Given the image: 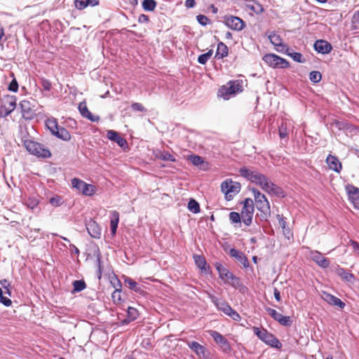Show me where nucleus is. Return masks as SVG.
Returning a JSON list of instances; mask_svg holds the SVG:
<instances>
[{"instance_id":"1","label":"nucleus","mask_w":359,"mask_h":359,"mask_svg":"<svg viewBox=\"0 0 359 359\" xmlns=\"http://www.w3.org/2000/svg\"><path fill=\"white\" fill-rule=\"evenodd\" d=\"M239 173L241 177L259 186L269 194L280 197L285 196L284 191L280 187L275 184L268 177L259 171L243 167L239 170Z\"/></svg>"},{"instance_id":"2","label":"nucleus","mask_w":359,"mask_h":359,"mask_svg":"<svg viewBox=\"0 0 359 359\" xmlns=\"http://www.w3.org/2000/svg\"><path fill=\"white\" fill-rule=\"evenodd\" d=\"M255 198V203L257 209L259 211V216L262 219L267 220L271 215V208L269 202L266 196L261 193L257 189H252Z\"/></svg>"},{"instance_id":"3","label":"nucleus","mask_w":359,"mask_h":359,"mask_svg":"<svg viewBox=\"0 0 359 359\" xmlns=\"http://www.w3.org/2000/svg\"><path fill=\"white\" fill-rule=\"evenodd\" d=\"M24 146L30 154L34 155L37 157L47 158L51 156V153L48 149L33 140H25Z\"/></svg>"},{"instance_id":"4","label":"nucleus","mask_w":359,"mask_h":359,"mask_svg":"<svg viewBox=\"0 0 359 359\" xmlns=\"http://www.w3.org/2000/svg\"><path fill=\"white\" fill-rule=\"evenodd\" d=\"M241 189V184L231 179H226L221 184V191L227 201H231L240 192Z\"/></svg>"},{"instance_id":"5","label":"nucleus","mask_w":359,"mask_h":359,"mask_svg":"<svg viewBox=\"0 0 359 359\" xmlns=\"http://www.w3.org/2000/svg\"><path fill=\"white\" fill-rule=\"evenodd\" d=\"M254 333L264 341L265 344L276 348H280L282 346L279 340L272 334L269 333L265 329H260L257 327H252Z\"/></svg>"},{"instance_id":"6","label":"nucleus","mask_w":359,"mask_h":359,"mask_svg":"<svg viewBox=\"0 0 359 359\" xmlns=\"http://www.w3.org/2000/svg\"><path fill=\"white\" fill-rule=\"evenodd\" d=\"M243 206L241 210V217L243 224L249 226L252 222V217L254 215V203L251 198H245L243 202Z\"/></svg>"},{"instance_id":"7","label":"nucleus","mask_w":359,"mask_h":359,"mask_svg":"<svg viewBox=\"0 0 359 359\" xmlns=\"http://www.w3.org/2000/svg\"><path fill=\"white\" fill-rule=\"evenodd\" d=\"M210 298L219 310L223 311L226 315L230 316L236 321L241 320V316L238 313L233 309L226 302L222 299H219L214 296H211Z\"/></svg>"},{"instance_id":"8","label":"nucleus","mask_w":359,"mask_h":359,"mask_svg":"<svg viewBox=\"0 0 359 359\" xmlns=\"http://www.w3.org/2000/svg\"><path fill=\"white\" fill-rule=\"evenodd\" d=\"M263 61L272 68H288L290 62L285 59L273 53H267L262 57Z\"/></svg>"},{"instance_id":"9","label":"nucleus","mask_w":359,"mask_h":359,"mask_svg":"<svg viewBox=\"0 0 359 359\" xmlns=\"http://www.w3.org/2000/svg\"><path fill=\"white\" fill-rule=\"evenodd\" d=\"M72 185L73 188L76 189L79 193L84 196H93L97 191L95 186L87 184L79 178L72 179Z\"/></svg>"},{"instance_id":"10","label":"nucleus","mask_w":359,"mask_h":359,"mask_svg":"<svg viewBox=\"0 0 359 359\" xmlns=\"http://www.w3.org/2000/svg\"><path fill=\"white\" fill-rule=\"evenodd\" d=\"M216 269L217 270L219 277L226 283L231 284L233 286H236L240 284L238 278L233 276L226 268H225L220 263H216Z\"/></svg>"},{"instance_id":"11","label":"nucleus","mask_w":359,"mask_h":359,"mask_svg":"<svg viewBox=\"0 0 359 359\" xmlns=\"http://www.w3.org/2000/svg\"><path fill=\"white\" fill-rule=\"evenodd\" d=\"M16 107V98L14 96L6 95L1 100L0 116L6 117Z\"/></svg>"},{"instance_id":"12","label":"nucleus","mask_w":359,"mask_h":359,"mask_svg":"<svg viewBox=\"0 0 359 359\" xmlns=\"http://www.w3.org/2000/svg\"><path fill=\"white\" fill-rule=\"evenodd\" d=\"M270 42L274 46L276 51L279 53H287L289 47L283 43V39L279 34L275 32H268L266 33Z\"/></svg>"},{"instance_id":"13","label":"nucleus","mask_w":359,"mask_h":359,"mask_svg":"<svg viewBox=\"0 0 359 359\" xmlns=\"http://www.w3.org/2000/svg\"><path fill=\"white\" fill-rule=\"evenodd\" d=\"M224 23L229 29L234 31H241L245 27V22L240 18L233 15L224 17Z\"/></svg>"},{"instance_id":"14","label":"nucleus","mask_w":359,"mask_h":359,"mask_svg":"<svg viewBox=\"0 0 359 359\" xmlns=\"http://www.w3.org/2000/svg\"><path fill=\"white\" fill-rule=\"evenodd\" d=\"M210 334L223 351L228 353L231 351L230 344L223 335L215 330L210 331Z\"/></svg>"},{"instance_id":"15","label":"nucleus","mask_w":359,"mask_h":359,"mask_svg":"<svg viewBox=\"0 0 359 359\" xmlns=\"http://www.w3.org/2000/svg\"><path fill=\"white\" fill-rule=\"evenodd\" d=\"M248 81L243 76H239L238 79L228 82L229 87L222 86V90H243L247 87Z\"/></svg>"},{"instance_id":"16","label":"nucleus","mask_w":359,"mask_h":359,"mask_svg":"<svg viewBox=\"0 0 359 359\" xmlns=\"http://www.w3.org/2000/svg\"><path fill=\"white\" fill-rule=\"evenodd\" d=\"M266 311L275 320H277L280 325L284 326H290L292 325V320L290 316H284L281 313L277 312L275 309L271 308H266Z\"/></svg>"},{"instance_id":"17","label":"nucleus","mask_w":359,"mask_h":359,"mask_svg":"<svg viewBox=\"0 0 359 359\" xmlns=\"http://www.w3.org/2000/svg\"><path fill=\"white\" fill-rule=\"evenodd\" d=\"M22 116L26 119H32L35 115L34 106L27 100H22L20 103Z\"/></svg>"},{"instance_id":"18","label":"nucleus","mask_w":359,"mask_h":359,"mask_svg":"<svg viewBox=\"0 0 359 359\" xmlns=\"http://www.w3.org/2000/svg\"><path fill=\"white\" fill-rule=\"evenodd\" d=\"M346 189L348 195L349 201L355 208L359 210V189L348 184L346 186Z\"/></svg>"},{"instance_id":"19","label":"nucleus","mask_w":359,"mask_h":359,"mask_svg":"<svg viewBox=\"0 0 359 359\" xmlns=\"http://www.w3.org/2000/svg\"><path fill=\"white\" fill-rule=\"evenodd\" d=\"M320 297L330 305L338 306L341 309H343L345 306V303L343 302L340 299L327 292L323 291L320 294Z\"/></svg>"},{"instance_id":"20","label":"nucleus","mask_w":359,"mask_h":359,"mask_svg":"<svg viewBox=\"0 0 359 359\" xmlns=\"http://www.w3.org/2000/svg\"><path fill=\"white\" fill-rule=\"evenodd\" d=\"M107 137L109 140L115 142L119 147L123 149H125L128 145L127 141L121 137L120 135L115 130H108Z\"/></svg>"},{"instance_id":"21","label":"nucleus","mask_w":359,"mask_h":359,"mask_svg":"<svg viewBox=\"0 0 359 359\" xmlns=\"http://www.w3.org/2000/svg\"><path fill=\"white\" fill-rule=\"evenodd\" d=\"M86 229L90 234V236L92 238H100L101 236V229L98 224L94 221L90 219L87 224H86Z\"/></svg>"},{"instance_id":"22","label":"nucleus","mask_w":359,"mask_h":359,"mask_svg":"<svg viewBox=\"0 0 359 359\" xmlns=\"http://www.w3.org/2000/svg\"><path fill=\"white\" fill-rule=\"evenodd\" d=\"M326 163L330 170L338 173L341 172L342 165L337 156L329 154L327 156Z\"/></svg>"},{"instance_id":"23","label":"nucleus","mask_w":359,"mask_h":359,"mask_svg":"<svg viewBox=\"0 0 359 359\" xmlns=\"http://www.w3.org/2000/svg\"><path fill=\"white\" fill-rule=\"evenodd\" d=\"M79 110L81 113V116L84 118H88V120L93 122H98L100 120V117L98 116H94L91 114V112L88 110L87 104L86 102H81L79 104Z\"/></svg>"},{"instance_id":"24","label":"nucleus","mask_w":359,"mask_h":359,"mask_svg":"<svg viewBox=\"0 0 359 359\" xmlns=\"http://www.w3.org/2000/svg\"><path fill=\"white\" fill-rule=\"evenodd\" d=\"M311 258L319 266L322 268H327L330 265V260L322 255L318 251L311 252Z\"/></svg>"},{"instance_id":"25","label":"nucleus","mask_w":359,"mask_h":359,"mask_svg":"<svg viewBox=\"0 0 359 359\" xmlns=\"http://www.w3.org/2000/svg\"><path fill=\"white\" fill-rule=\"evenodd\" d=\"M315 50L322 54L329 53L332 49V45L326 41L318 40L314 43Z\"/></svg>"},{"instance_id":"26","label":"nucleus","mask_w":359,"mask_h":359,"mask_svg":"<svg viewBox=\"0 0 359 359\" xmlns=\"http://www.w3.org/2000/svg\"><path fill=\"white\" fill-rule=\"evenodd\" d=\"M229 254L232 257L236 258L244 267L248 266V259L243 252L233 248L230 250Z\"/></svg>"},{"instance_id":"27","label":"nucleus","mask_w":359,"mask_h":359,"mask_svg":"<svg viewBox=\"0 0 359 359\" xmlns=\"http://www.w3.org/2000/svg\"><path fill=\"white\" fill-rule=\"evenodd\" d=\"M100 4V0H75V7L79 10H83L88 6H96Z\"/></svg>"},{"instance_id":"28","label":"nucleus","mask_w":359,"mask_h":359,"mask_svg":"<svg viewBox=\"0 0 359 359\" xmlns=\"http://www.w3.org/2000/svg\"><path fill=\"white\" fill-rule=\"evenodd\" d=\"M189 347L195 352L199 357H204L205 353V348L196 341L188 343Z\"/></svg>"},{"instance_id":"29","label":"nucleus","mask_w":359,"mask_h":359,"mask_svg":"<svg viewBox=\"0 0 359 359\" xmlns=\"http://www.w3.org/2000/svg\"><path fill=\"white\" fill-rule=\"evenodd\" d=\"M138 316V311L135 308L129 306L127 310V318L123 321V324H128L137 319Z\"/></svg>"},{"instance_id":"30","label":"nucleus","mask_w":359,"mask_h":359,"mask_svg":"<svg viewBox=\"0 0 359 359\" xmlns=\"http://www.w3.org/2000/svg\"><path fill=\"white\" fill-rule=\"evenodd\" d=\"M229 53L228 47L223 43L219 42L217 44V52L215 54V57L217 59H222L224 57H226Z\"/></svg>"},{"instance_id":"31","label":"nucleus","mask_w":359,"mask_h":359,"mask_svg":"<svg viewBox=\"0 0 359 359\" xmlns=\"http://www.w3.org/2000/svg\"><path fill=\"white\" fill-rule=\"evenodd\" d=\"M53 135L57 136L58 138L65 141L69 140L71 139L70 133L68 132L67 129L62 127H59V128Z\"/></svg>"},{"instance_id":"32","label":"nucleus","mask_w":359,"mask_h":359,"mask_svg":"<svg viewBox=\"0 0 359 359\" xmlns=\"http://www.w3.org/2000/svg\"><path fill=\"white\" fill-rule=\"evenodd\" d=\"M113 218L110 222L111 231L113 235H114L116 232V229L118 227V224L119 221V214L116 211H114L112 212Z\"/></svg>"},{"instance_id":"33","label":"nucleus","mask_w":359,"mask_h":359,"mask_svg":"<svg viewBox=\"0 0 359 359\" xmlns=\"http://www.w3.org/2000/svg\"><path fill=\"white\" fill-rule=\"evenodd\" d=\"M337 274L340 276L343 280L347 282H353L354 280V276L351 273L347 272L345 269L340 268L337 270Z\"/></svg>"},{"instance_id":"34","label":"nucleus","mask_w":359,"mask_h":359,"mask_svg":"<svg viewBox=\"0 0 359 359\" xmlns=\"http://www.w3.org/2000/svg\"><path fill=\"white\" fill-rule=\"evenodd\" d=\"M247 7L248 8L249 10L255 13L256 14H259V13H262L264 11L262 5L255 1H250L248 4Z\"/></svg>"},{"instance_id":"35","label":"nucleus","mask_w":359,"mask_h":359,"mask_svg":"<svg viewBox=\"0 0 359 359\" xmlns=\"http://www.w3.org/2000/svg\"><path fill=\"white\" fill-rule=\"evenodd\" d=\"M194 259L196 266L199 269H201L202 271H206L207 262L203 256L196 255L194 256Z\"/></svg>"},{"instance_id":"36","label":"nucleus","mask_w":359,"mask_h":359,"mask_svg":"<svg viewBox=\"0 0 359 359\" xmlns=\"http://www.w3.org/2000/svg\"><path fill=\"white\" fill-rule=\"evenodd\" d=\"M156 156V158L163 161H168L171 162L176 161V159L174 157V156H172L168 151H159Z\"/></svg>"},{"instance_id":"37","label":"nucleus","mask_w":359,"mask_h":359,"mask_svg":"<svg viewBox=\"0 0 359 359\" xmlns=\"http://www.w3.org/2000/svg\"><path fill=\"white\" fill-rule=\"evenodd\" d=\"M229 217L231 224H238L239 226H241L242 219L240 213L237 212H231L229 215Z\"/></svg>"},{"instance_id":"38","label":"nucleus","mask_w":359,"mask_h":359,"mask_svg":"<svg viewBox=\"0 0 359 359\" xmlns=\"http://www.w3.org/2000/svg\"><path fill=\"white\" fill-rule=\"evenodd\" d=\"M156 6V3L154 0H144L142 2V7L145 11H153Z\"/></svg>"},{"instance_id":"39","label":"nucleus","mask_w":359,"mask_h":359,"mask_svg":"<svg viewBox=\"0 0 359 359\" xmlns=\"http://www.w3.org/2000/svg\"><path fill=\"white\" fill-rule=\"evenodd\" d=\"M46 125L48 127V128L50 130L52 134H54L56 130L59 128L57 126V123L55 119H48L46 122Z\"/></svg>"},{"instance_id":"40","label":"nucleus","mask_w":359,"mask_h":359,"mask_svg":"<svg viewBox=\"0 0 359 359\" xmlns=\"http://www.w3.org/2000/svg\"><path fill=\"white\" fill-rule=\"evenodd\" d=\"M188 209L194 213H198L200 212L199 203L196 200L191 199L188 203Z\"/></svg>"},{"instance_id":"41","label":"nucleus","mask_w":359,"mask_h":359,"mask_svg":"<svg viewBox=\"0 0 359 359\" xmlns=\"http://www.w3.org/2000/svg\"><path fill=\"white\" fill-rule=\"evenodd\" d=\"M278 133L279 137L281 139H284L287 137L288 133H287V123L284 121L281 123V124L278 127Z\"/></svg>"},{"instance_id":"42","label":"nucleus","mask_w":359,"mask_h":359,"mask_svg":"<svg viewBox=\"0 0 359 359\" xmlns=\"http://www.w3.org/2000/svg\"><path fill=\"white\" fill-rule=\"evenodd\" d=\"M212 53V50H210L206 53L200 55L198 57V62L201 65H205L211 57Z\"/></svg>"},{"instance_id":"43","label":"nucleus","mask_w":359,"mask_h":359,"mask_svg":"<svg viewBox=\"0 0 359 359\" xmlns=\"http://www.w3.org/2000/svg\"><path fill=\"white\" fill-rule=\"evenodd\" d=\"M125 283L128 285V287L130 290H134L135 292H138V291L140 290V287H139L137 283L135 282V280H133L130 278H126L125 280Z\"/></svg>"},{"instance_id":"44","label":"nucleus","mask_w":359,"mask_h":359,"mask_svg":"<svg viewBox=\"0 0 359 359\" xmlns=\"http://www.w3.org/2000/svg\"><path fill=\"white\" fill-rule=\"evenodd\" d=\"M73 287L74 292H81L86 288V285L83 280H74L73 282Z\"/></svg>"},{"instance_id":"45","label":"nucleus","mask_w":359,"mask_h":359,"mask_svg":"<svg viewBox=\"0 0 359 359\" xmlns=\"http://www.w3.org/2000/svg\"><path fill=\"white\" fill-rule=\"evenodd\" d=\"M189 160L191 162L193 165L197 166L203 163V158L198 155H190L189 156Z\"/></svg>"},{"instance_id":"46","label":"nucleus","mask_w":359,"mask_h":359,"mask_svg":"<svg viewBox=\"0 0 359 359\" xmlns=\"http://www.w3.org/2000/svg\"><path fill=\"white\" fill-rule=\"evenodd\" d=\"M322 78L321 74L318 71H313L310 73L309 79L313 83H318Z\"/></svg>"},{"instance_id":"47","label":"nucleus","mask_w":359,"mask_h":359,"mask_svg":"<svg viewBox=\"0 0 359 359\" xmlns=\"http://www.w3.org/2000/svg\"><path fill=\"white\" fill-rule=\"evenodd\" d=\"M197 21L203 26H205L210 23V20L204 15H198L196 16Z\"/></svg>"},{"instance_id":"48","label":"nucleus","mask_w":359,"mask_h":359,"mask_svg":"<svg viewBox=\"0 0 359 359\" xmlns=\"http://www.w3.org/2000/svg\"><path fill=\"white\" fill-rule=\"evenodd\" d=\"M238 91H219L218 97H223L224 100H229L231 95H234Z\"/></svg>"},{"instance_id":"49","label":"nucleus","mask_w":359,"mask_h":359,"mask_svg":"<svg viewBox=\"0 0 359 359\" xmlns=\"http://www.w3.org/2000/svg\"><path fill=\"white\" fill-rule=\"evenodd\" d=\"M287 55H288L289 56H290L294 61L296 62H302V55L300 53H297V52H294V53H288V51L287 53H285Z\"/></svg>"},{"instance_id":"50","label":"nucleus","mask_w":359,"mask_h":359,"mask_svg":"<svg viewBox=\"0 0 359 359\" xmlns=\"http://www.w3.org/2000/svg\"><path fill=\"white\" fill-rule=\"evenodd\" d=\"M276 218L278 221L279 226L282 228L283 231H284L286 229L285 218L283 217V215H279V214H278L276 215Z\"/></svg>"},{"instance_id":"51","label":"nucleus","mask_w":359,"mask_h":359,"mask_svg":"<svg viewBox=\"0 0 359 359\" xmlns=\"http://www.w3.org/2000/svg\"><path fill=\"white\" fill-rule=\"evenodd\" d=\"M131 108L134 111H145V108L143 107V105L138 102L133 103L131 105Z\"/></svg>"},{"instance_id":"52","label":"nucleus","mask_w":359,"mask_h":359,"mask_svg":"<svg viewBox=\"0 0 359 359\" xmlns=\"http://www.w3.org/2000/svg\"><path fill=\"white\" fill-rule=\"evenodd\" d=\"M350 244L352 246L354 252H356L358 255H359V243L355 241L351 240Z\"/></svg>"},{"instance_id":"53","label":"nucleus","mask_w":359,"mask_h":359,"mask_svg":"<svg viewBox=\"0 0 359 359\" xmlns=\"http://www.w3.org/2000/svg\"><path fill=\"white\" fill-rule=\"evenodd\" d=\"M350 244L352 246L354 252H356L358 255H359V243L355 241L351 240Z\"/></svg>"},{"instance_id":"54","label":"nucleus","mask_w":359,"mask_h":359,"mask_svg":"<svg viewBox=\"0 0 359 359\" xmlns=\"http://www.w3.org/2000/svg\"><path fill=\"white\" fill-rule=\"evenodd\" d=\"M0 302L6 306H9L12 304V301L8 297H6L4 295L0 298Z\"/></svg>"},{"instance_id":"55","label":"nucleus","mask_w":359,"mask_h":359,"mask_svg":"<svg viewBox=\"0 0 359 359\" xmlns=\"http://www.w3.org/2000/svg\"><path fill=\"white\" fill-rule=\"evenodd\" d=\"M149 21V16L145 14H141L138 17L139 23H147Z\"/></svg>"},{"instance_id":"56","label":"nucleus","mask_w":359,"mask_h":359,"mask_svg":"<svg viewBox=\"0 0 359 359\" xmlns=\"http://www.w3.org/2000/svg\"><path fill=\"white\" fill-rule=\"evenodd\" d=\"M18 83L15 79H13V81L10 83L8 90H18Z\"/></svg>"},{"instance_id":"57","label":"nucleus","mask_w":359,"mask_h":359,"mask_svg":"<svg viewBox=\"0 0 359 359\" xmlns=\"http://www.w3.org/2000/svg\"><path fill=\"white\" fill-rule=\"evenodd\" d=\"M184 5L187 8H191L196 6V1L195 0H186Z\"/></svg>"},{"instance_id":"58","label":"nucleus","mask_w":359,"mask_h":359,"mask_svg":"<svg viewBox=\"0 0 359 359\" xmlns=\"http://www.w3.org/2000/svg\"><path fill=\"white\" fill-rule=\"evenodd\" d=\"M273 294L275 299L280 302L281 301L280 292L277 288H274Z\"/></svg>"},{"instance_id":"59","label":"nucleus","mask_w":359,"mask_h":359,"mask_svg":"<svg viewBox=\"0 0 359 359\" xmlns=\"http://www.w3.org/2000/svg\"><path fill=\"white\" fill-rule=\"evenodd\" d=\"M50 203L53 205L57 206L60 204V198H51L50 199Z\"/></svg>"},{"instance_id":"60","label":"nucleus","mask_w":359,"mask_h":359,"mask_svg":"<svg viewBox=\"0 0 359 359\" xmlns=\"http://www.w3.org/2000/svg\"><path fill=\"white\" fill-rule=\"evenodd\" d=\"M0 285L3 288L11 287V284L7 279H3L0 280Z\"/></svg>"},{"instance_id":"61","label":"nucleus","mask_w":359,"mask_h":359,"mask_svg":"<svg viewBox=\"0 0 359 359\" xmlns=\"http://www.w3.org/2000/svg\"><path fill=\"white\" fill-rule=\"evenodd\" d=\"M120 294H121V291L118 290H116L114 293L112 294V298L114 299H115L116 297L118 298V300L121 299V297H120Z\"/></svg>"},{"instance_id":"62","label":"nucleus","mask_w":359,"mask_h":359,"mask_svg":"<svg viewBox=\"0 0 359 359\" xmlns=\"http://www.w3.org/2000/svg\"><path fill=\"white\" fill-rule=\"evenodd\" d=\"M353 18L354 22L359 24V11L354 13Z\"/></svg>"},{"instance_id":"63","label":"nucleus","mask_w":359,"mask_h":359,"mask_svg":"<svg viewBox=\"0 0 359 359\" xmlns=\"http://www.w3.org/2000/svg\"><path fill=\"white\" fill-rule=\"evenodd\" d=\"M225 38L231 39L232 38V34L230 32H227L225 34Z\"/></svg>"},{"instance_id":"64","label":"nucleus","mask_w":359,"mask_h":359,"mask_svg":"<svg viewBox=\"0 0 359 359\" xmlns=\"http://www.w3.org/2000/svg\"><path fill=\"white\" fill-rule=\"evenodd\" d=\"M5 290V293L8 294V296H11V287H6V288H4Z\"/></svg>"}]
</instances>
